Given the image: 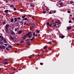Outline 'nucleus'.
Here are the masks:
<instances>
[{
	"label": "nucleus",
	"instance_id": "obj_1",
	"mask_svg": "<svg viewBox=\"0 0 74 74\" xmlns=\"http://www.w3.org/2000/svg\"><path fill=\"white\" fill-rule=\"evenodd\" d=\"M37 36H38V35L37 34H36V33L34 32L33 33V37H32V38L26 39L25 40V41L26 42L28 41H29L30 40L31 41H33V40H34V39L35 38V37H37Z\"/></svg>",
	"mask_w": 74,
	"mask_h": 74
},
{
	"label": "nucleus",
	"instance_id": "obj_2",
	"mask_svg": "<svg viewBox=\"0 0 74 74\" xmlns=\"http://www.w3.org/2000/svg\"><path fill=\"white\" fill-rule=\"evenodd\" d=\"M30 33H32L30 31L29 32L27 33L26 35H25L24 36H23L21 38L22 40H26V37H27L30 34Z\"/></svg>",
	"mask_w": 74,
	"mask_h": 74
},
{
	"label": "nucleus",
	"instance_id": "obj_3",
	"mask_svg": "<svg viewBox=\"0 0 74 74\" xmlns=\"http://www.w3.org/2000/svg\"><path fill=\"white\" fill-rule=\"evenodd\" d=\"M10 26V25L9 24H7L6 25L5 29V31L6 32H7L8 31V27Z\"/></svg>",
	"mask_w": 74,
	"mask_h": 74
},
{
	"label": "nucleus",
	"instance_id": "obj_4",
	"mask_svg": "<svg viewBox=\"0 0 74 74\" xmlns=\"http://www.w3.org/2000/svg\"><path fill=\"white\" fill-rule=\"evenodd\" d=\"M0 38L1 39L0 40L1 41H4V40H5V38H4V37L3 36H1V35H0Z\"/></svg>",
	"mask_w": 74,
	"mask_h": 74
},
{
	"label": "nucleus",
	"instance_id": "obj_5",
	"mask_svg": "<svg viewBox=\"0 0 74 74\" xmlns=\"http://www.w3.org/2000/svg\"><path fill=\"white\" fill-rule=\"evenodd\" d=\"M9 38H10V39L11 40H12V41H14L15 40V38L12 37V36H10L9 37Z\"/></svg>",
	"mask_w": 74,
	"mask_h": 74
},
{
	"label": "nucleus",
	"instance_id": "obj_6",
	"mask_svg": "<svg viewBox=\"0 0 74 74\" xmlns=\"http://www.w3.org/2000/svg\"><path fill=\"white\" fill-rule=\"evenodd\" d=\"M72 26H68V27H67L66 28L67 29H68V30H70V29H71V27H72Z\"/></svg>",
	"mask_w": 74,
	"mask_h": 74
},
{
	"label": "nucleus",
	"instance_id": "obj_7",
	"mask_svg": "<svg viewBox=\"0 0 74 74\" xmlns=\"http://www.w3.org/2000/svg\"><path fill=\"white\" fill-rule=\"evenodd\" d=\"M5 47L4 45H2L0 47V49H4Z\"/></svg>",
	"mask_w": 74,
	"mask_h": 74
},
{
	"label": "nucleus",
	"instance_id": "obj_8",
	"mask_svg": "<svg viewBox=\"0 0 74 74\" xmlns=\"http://www.w3.org/2000/svg\"><path fill=\"white\" fill-rule=\"evenodd\" d=\"M35 32L36 34H38L40 33V31L38 29H36Z\"/></svg>",
	"mask_w": 74,
	"mask_h": 74
},
{
	"label": "nucleus",
	"instance_id": "obj_9",
	"mask_svg": "<svg viewBox=\"0 0 74 74\" xmlns=\"http://www.w3.org/2000/svg\"><path fill=\"white\" fill-rule=\"evenodd\" d=\"M31 26L33 28H34V27H36V25H34V23H33L32 24Z\"/></svg>",
	"mask_w": 74,
	"mask_h": 74
},
{
	"label": "nucleus",
	"instance_id": "obj_10",
	"mask_svg": "<svg viewBox=\"0 0 74 74\" xmlns=\"http://www.w3.org/2000/svg\"><path fill=\"white\" fill-rule=\"evenodd\" d=\"M22 31L19 30L18 32V34H22Z\"/></svg>",
	"mask_w": 74,
	"mask_h": 74
},
{
	"label": "nucleus",
	"instance_id": "obj_11",
	"mask_svg": "<svg viewBox=\"0 0 74 74\" xmlns=\"http://www.w3.org/2000/svg\"><path fill=\"white\" fill-rule=\"evenodd\" d=\"M14 22H16V21H18V19L17 18H14Z\"/></svg>",
	"mask_w": 74,
	"mask_h": 74
},
{
	"label": "nucleus",
	"instance_id": "obj_12",
	"mask_svg": "<svg viewBox=\"0 0 74 74\" xmlns=\"http://www.w3.org/2000/svg\"><path fill=\"white\" fill-rule=\"evenodd\" d=\"M3 64H5V65H6V64H8V63L7 62H4L3 63Z\"/></svg>",
	"mask_w": 74,
	"mask_h": 74
},
{
	"label": "nucleus",
	"instance_id": "obj_13",
	"mask_svg": "<svg viewBox=\"0 0 74 74\" xmlns=\"http://www.w3.org/2000/svg\"><path fill=\"white\" fill-rule=\"evenodd\" d=\"M30 6L31 7H33L34 6V3H32L30 4Z\"/></svg>",
	"mask_w": 74,
	"mask_h": 74
},
{
	"label": "nucleus",
	"instance_id": "obj_14",
	"mask_svg": "<svg viewBox=\"0 0 74 74\" xmlns=\"http://www.w3.org/2000/svg\"><path fill=\"white\" fill-rule=\"evenodd\" d=\"M2 41L1 40L0 41V45H1L3 44V42H2Z\"/></svg>",
	"mask_w": 74,
	"mask_h": 74
},
{
	"label": "nucleus",
	"instance_id": "obj_15",
	"mask_svg": "<svg viewBox=\"0 0 74 74\" xmlns=\"http://www.w3.org/2000/svg\"><path fill=\"white\" fill-rule=\"evenodd\" d=\"M8 60V59L7 58H5L3 60V61H5V62H7Z\"/></svg>",
	"mask_w": 74,
	"mask_h": 74
},
{
	"label": "nucleus",
	"instance_id": "obj_16",
	"mask_svg": "<svg viewBox=\"0 0 74 74\" xmlns=\"http://www.w3.org/2000/svg\"><path fill=\"white\" fill-rule=\"evenodd\" d=\"M11 34H12V35H14V36L15 35V33L14 32H12L11 33Z\"/></svg>",
	"mask_w": 74,
	"mask_h": 74
},
{
	"label": "nucleus",
	"instance_id": "obj_17",
	"mask_svg": "<svg viewBox=\"0 0 74 74\" xmlns=\"http://www.w3.org/2000/svg\"><path fill=\"white\" fill-rule=\"evenodd\" d=\"M10 7L11 8H14V5H10Z\"/></svg>",
	"mask_w": 74,
	"mask_h": 74
},
{
	"label": "nucleus",
	"instance_id": "obj_18",
	"mask_svg": "<svg viewBox=\"0 0 74 74\" xmlns=\"http://www.w3.org/2000/svg\"><path fill=\"white\" fill-rule=\"evenodd\" d=\"M4 12L5 13H8V10H5Z\"/></svg>",
	"mask_w": 74,
	"mask_h": 74
},
{
	"label": "nucleus",
	"instance_id": "obj_19",
	"mask_svg": "<svg viewBox=\"0 0 74 74\" xmlns=\"http://www.w3.org/2000/svg\"><path fill=\"white\" fill-rule=\"evenodd\" d=\"M59 5H60V6H63V3L60 2L59 4Z\"/></svg>",
	"mask_w": 74,
	"mask_h": 74
},
{
	"label": "nucleus",
	"instance_id": "obj_20",
	"mask_svg": "<svg viewBox=\"0 0 74 74\" xmlns=\"http://www.w3.org/2000/svg\"><path fill=\"white\" fill-rule=\"evenodd\" d=\"M22 19H23V21H24V20L25 21H27V18H23Z\"/></svg>",
	"mask_w": 74,
	"mask_h": 74
},
{
	"label": "nucleus",
	"instance_id": "obj_21",
	"mask_svg": "<svg viewBox=\"0 0 74 74\" xmlns=\"http://www.w3.org/2000/svg\"><path fill=\"white\" fill-rule=\"evenodd\" d=\"M11 22H14V18H12L11 19Z\"/></svg>",
	"mask_w": 74,
	"mask_h": 74
},
{
	"label": "nucleus",
	"instance_id": "obj_22",
	"mask_svg": "<svg viewBox=\"0 0 74 74\" xmlns=\"http://www.w3.org/2000/svg\"><path fill=\"white\" fill-rule=\"evenodd\" d=\"M3 41L5 43H7V42L6 41V40H5V39H4Z\"/></svg>",
	"mask_w": 74,
	"mask_h": 74
},
{
	"label": "nucleus",
	"instance_id": "obj_23",
	"mask_svg": "<svg viewBox=\"0 0 74 74\" xmlns=\"http://www.w3.org/2000/svg\"><path fill=\"white\" fill-rule=\"evenodd\" d=\"M3 41L5 43H7V42L6 41V40H5V39H4Z\"/></svg>",
	"mask_w": 74,
	"mask_h": 74
},
{
	"label": "nucleus",
	"instance_id": "obj_24",
	"mask_svg": "<svg viewBox=\"0 0 74 74\" xmlns=\"http://www.w3.org/2000/svg\"><path fill=\"white\" fill-rule=\"evenodd\" d=\"M9 32H10L9 33H10V32H12V30L11 29V28H10L9 30Z\"/></svg>",
	"mask_w": 74,
	"mask_h": 74
},
{
	"label": "nucleus",
	"instance_id": "obj_25",
	"mask_svg": "<svg viewBox=\"0 0 74 74\" xmlns=\"http://www.w3.org/2000/svg\"><path fill=\"white\" fill-rule=\"evenodd\" d=\"M56 25H57V24L55 23L54 25H53V27H55L56 26Z\"/></svg>",
	"mask_w": 74,
	"mask_h": 74
},
{
	"label": "nucleus",
	"instance_id": "obj_26",
	"mask_svg": "<svg viewBox=\"0 0 74 74\" xmlns=\"http://www.w3.org/2000/svg\"><path fill=\"white\" fill-rule=\"evenodd\" d=\"M25 17H26V16H22L21 18H23V19H24L25 18Z\"/></svg>",
	"mask_w": 74,
	"mask_h": 74
},
{
	"label": "nucleus",
	"instance_id": "obj_27",
	"mask_svg": "<svg viewBox=\"0 0 74 74\" xmlns=\"http://www.w3.org/2000/svg\"><path fill=\"white\" fill-rule=\"evenodd\" d=\"M52 42H47L48 44H51V43H52Z\"/></svg>",
	"mask_w": 74,
	"mask_h": 74
},
{
	"label": "nucleus",
	"instance_id": "obj_28",
	"mask_svg": "<svg viewBox=\"0 0 74 74\" xmlns=\"http://www.w3.org/2000/svg\"><path fill=\"white\" fill-rule=\"evenodd\" d=\"M6 50H7V51H10V49H8V47H6Z\"/></svg>",
	"mask_w": 74,
	"mask_h": 74
},
{
	"label": "nucleus",
	"instance_id": "obj_29",
	"mask_svg": "<svg viewBox=\"0 0 74 74\" xmlns=\"http://www.w3.org/2000/svg\"><path fill=\"white\" fill-rule=\"evenodd\" d=\"M64 38V36H62L61 37V38Z\"/></svg>",
	"mask_w": 74,
	"mask_h": 74
},
{
	"label": "nucleus",
	"instance_id": "obj_30",
	"mask_svg": "<svg viewBox=\"0 0 74 74\" xmlns=\"http://www.w3.org/2000/svg\"><path fill=\"white\" fill-rule=\"evenodd\" d=\"M28 36H29L31 37H32V34H31V33H30L29 35Z\"/></svg>",
	"mask_w": 74,
	"mask_h": 74
},
{
	"label": "nucleus",
	"instance_id": "obj_31",
	"mask_svg": "<svg viewBox=\"0 0 74 74\" xmlns=\"http://www.w3.org/2000/svg\"><path fill=\"white\" fill-rule=\"evenodd\" d=\"M23 22L22 21L20 23V25H23Z\"/></svg>",
	"mask_w": 74,
	"mask_h": 74
},
{
	"label": "nucleus",
	"instance_id": "obj_32",
	"mask_svg": "<svg viewBox=\"0 0 74 74\" xmlns=\"http://www.w3.org/2000/svg\"><path fill=\"white\" fill-rule=\"evenodd\" d=\"M6 23L5 22H3L2 23V24H3V25H5Z\"/></svg>",
	"mask_w": 74,
	"mask_h": 74
},
{
	"label": "nucleus",
	"instance_id": "obj_33",
	"mask_svg": "<svg viewBox=\"0 0 74 74\" xmlns=\"http://www.w3.org/2000/svg\"><path fill=\"white\" fill-rule=\"evenodd\" d=\"M25 42H24V41H21V42H20V44H22V43H23Z\"/></svg>",
	"mask_w": 74,
	"mask_h": 74
},
{
	"label": "nucleus",
	"instance_id": "obj_34",
	"mask_svg": "<svg viewBox=\"0 0 74 74\" xmlns=\"http://www.w3.org/2000/svg\"><path fill=\"white\" fill-rule=\"evenodd\" d=\"M72 3H74V1H71L70 2V3H69L70 4H71Z\"/></svg>",
	"mask_w": 74,
	"mask_h": 74
},
{
	"label": "nucleus",
	"instance_id": "obj_35",
	"mask_svg": "<svg viewBox=\"0 0 74 74\" xmlns=\"http://www.w3.org/2000/svg\"><path fill=\"white\" fill-rule=\"evenodd\" d=\"M8 48H12V46H11V45H10L9 46H8Z\"/></svg>",
	"mask_w": 74,
	"mask_h": 74
},
{
	"label": "nucleus",
	"instance_id": "obj_36",
	"mask_svg": "<svg viewBox=\"0 0 74 74\" xmlns=\"http://www.w3.org/2000/svg\"><path fill=\"white\" fill-rule=\"evenodd\" d=\"M47 47L46 46H45L43 47V49H47Z\"/></svg>",
	"mask_w": 74,
	"mask_h": 74
},
{
	"label": "nucleus",
	"instance_id": "obj_37",
	"mask_svg": "<svg viewBox=\"0 0 74 74\" xmlns=\"http://www.w3.org/2000/svg\"><path fill=\"white\" fill-rule=\"evenodd\" d=\"M5 15L6 16H7L8 15H9V14L8 13H6L5 14Z\"/></svg>",
	"mask_w": 74,
	"mask_h": 74
},
{
	"label": "nucleus",
	"instance_id": "obj_38",
	"mask_svg": "<svg viewBox=\"0 0 74 74\" xmlns=\"http://www.w3.org/2000/svg\"><path fill=\"white\" fill-rule=\"evenodd\" d=\"M20 11L21 12H23V9H20Z\"/></svg>",
	"mask_w": 74,
	"mask_h": 74
},
{
	"label": "nucleus",
	"instance_id": "obj_39",
	"mask_svg": "<svg viewBox=\"0 0 74 74\" xmlns=\"http://www.w3.org/2000/svg\"><path fill=\"white\" fill-rule=\"evenodd\" d=\"M43 14H45L46 13V12L45 11H44L42 12Z\"/></svg>",
	"mask_w": 74,
	"mask_h": 74
},
{
	"label": "nucleus",
	"instance_id": "obj_40",
	"mask_svg": "<svg viewBox=\"0 0 74 74\" xmlns=\"http://www.w3.org/2000/svg\"><path fill=\"white\" fill-rule=\"evenodd\" d=\"M17 29H18V27L15 28V32H16V31H17Z\"/></svg>",
	"mask_w": 74,
	"mask_h": 74
},
{
	"label": "nucleus",
	"instance_id": "obj_41",
	"mask_svg": "<svg viewBox=\"0 0 74 74\" xmlns=\"http://www.w3.org/2000/svg\"><path fill=\"white\" fill-rule=\"evenodd\" d=\"M27 45H29L30 44V42H28L27 43Z\"/></svg>",
	"mask_w": 74,
	"mask_h": 74
},
{
	"label": "nucleus",
	"instance_id": "obj_42",
	"mask_svg": "<svg viewBox=\"0 0 74 74\" xmlns=\"http://www.w3.org/2000/svg\"><path fill=\"white\" fill-rule=\"evenodd\" d=\"M56 10H54L53 12V13H56Z\"/></svg>",
	"mask_w": 74,
	"mask_h": 74
},
{
	"label": "nucleus",
	"instance_id": "obj_43",
	"mask_svg": "<svg viewBox=\"0 0 74 74\" xmlns=\"http://www.w3.org/2000/svg\"><path fill=\"white\" fill-rule=\"evenodd\" d=\"M55 19H53L51 21V22H54V21H55Z\"/></svg>",
	"mask_w": 74,
	"mask_h": 74
},
{
	"label": "nucleus",
	"instance_id": "obj_44",
	"mask_svg": "<svg viewBox=\"0 0 74 74\" xmlns=\"http://www.w3.org/2000/svg\"><path fill=\"white\" fill-rule=\"evenodd\" d=\"M71 22H72L71 21V20H69V23H71Z\"/></svg>",
	"mask_w": 74,
	"mask_h": 74
},
{
	"label": "nucleus",
	"instance_id": "obj_45",
	"mask_svg": "<svg viewBox=\"0 0 74 74\" xmlns=\"http://www.w3.org/2000/svg\"><path fill=\"white\" fill-rule=\"evenodd\" d=\"M43 64H44L42 62H41L40 63V65H43Z\"/></svg>",
	"mask_w": 74,
	"mask_h": 74
},
{
	"label": "nucleus",
	"instance_id": "obj_46",
	"mask_svg": "<svg viewBox=\"0 0 74 74\" xmlns=\"http://www.w3.org/2000/svg\"><path fill=\"white\" fill-rule=\"evenodd\" d=\"M14 11H16V8H14Z\"/></svg>",
	"mask_w": 74,
	"mask_h": 74
},
{
	"label": "nucleus",
	"instance_id": "obj_47",
	"mask_svg": "<svg viewBox=\"0 0 74 74\" xmlns=\"http://www.w3.org/2000/svg\"><path fill=\"white\" fill-rule=\"evenodd\" d=\"M17 19H18V20H20V19H21V18L18 17Z\"/></svg>",
	"mask_w": 74,
	"mask_h": 74
},
{
	"label": "nucleus",
	"instance_id": "obj_48",
	"mask_svg": "<svg viewBox=\"0 0 74 74\" xmlns=\"http://www.w3.org/2000/svg\"><path fill=\"white\" fill-rule=\"evenodd\" d=\"M67 12H68V13H69H69H70V12H70V11L69 10V11H67Z\"/></svg>",
	"mask_w": 74,
	"mask_h": 74
},
{
	"label": "nucleus",
	"instance_id": "obj_49",
	"mask_svg": "<svg viewBox=\"0 0 74 74\" xmlns=\"http://www.w3.org/2000/svg\"><path fill=\"white\" fill-rule=\"evenodd\" d=\"M49 22L47 23V25H49Z\"/></svg>",
	"mask_w": 74,
	"mask_h": 74
},
{
	"label": "nucleus",
	"instance_id": "obj_50",
	"mask_svg": "<svg viewBox=\"0 0 74 74\" xmlns=\"http://www.w3.org/2000/svg\"><path fill=\"white\" fill-rule=\"evenodd\" d=\"M48 49L49 50H50V51L51 50V47H49Z\"/></svg>",
	"mask_w": 74,
	"mask_h": 74
},
{
	"label": "nucleus",
	"instance_id": "obj_51",
	"mask_svg": "<svg viewBox=\"0 0 74 74\" xmlns=\"http://www.w3.org/2000/svg\"><path fill=\"white\" fill-rule=\"evenodd\" d=\"M28 37L29 38H32V37H31V36H28Z\"/></svg>",
	"mask_w": 74,
	"mask_h": 74
},
{
	"label": "nucleus",
	"instance_id": "obj_52",
	"mask_svg": "<svg viewBox=\"0 0 74 74\" xmlns=\"http://www.w3.org/2000/svg\"><path fill=\"white\" fill-rule=\"evenodd\" d=\"M4 45L5 46H7L8 45V44H4Z\"/></svg>",
	"mask_w": 74,
	"mask_h": 74
},
{
	"label": "nucleus",
	"instance_id": "obj_53",
	"mask_svg": "<svg viewBox=\"0 0 74 74\" xmlns=\"http://www.w3.org/2000/svg\"><path fill=\"white\" fill-rule=\"evenodd\" d=\"M49 14H52V12H51V11H50L49 12Z\"/></svg>",
	"mask_w": 74,
	"mask_h": 74
},
{
	"label": "nucleus",
	"instance_id": "obj_54",
	"mask_svg": "<svg viewBox=\"0 0 74 74\" xmlns=\"http://www.w3.org/2000/svg\"><path fill=\"white\" fill-rule=\"evenodd\" d=\"M49 27L51 26H52V24H49Z\"/></svg>",
	"mask_w": 74,
	"mask_h": 74
},
{
	"label": "nucleus",
	"instance_id": "obj_55",
	"mask_svg": "<svg viewBox=\"0 0 74 74\" xmlns=\"http://www.w3.org/2000/svg\"><path fill=\"white\" fill-rule=\"evenodd\" d=\"M26 22H25L24 23V25H26Z\"/></svg>",
	"mask_w": 74,
	"mask_h": 74
},
{
	"label": "nucleus",
	"instance_id": "obj_56",
	"mask_svg": "<svg viewBox=\"0 0 74 74\" xmlns=\"http://www.w3.org/2000/svg\"><path fill=\"white\" fill-rule=\"evenodd\" d=\"M58 21L59 23H60V20H58Z\"/></svg>",
	"mask_w": 74,
	"mask_h": 74
},
{
	"label": "nucleus",
	"instance_id": "obj_57",
	"mask_svg": "<svg viewBox=\"0 0 74 74\" xmlns=\"http://www.w3.org/2000/svg\"><path fill=\"white\" fill-rule=\"evenodd\" d=\"M1 69H3V68H0V71L1 70Z\"/></svg>",
	"mask_w": 74,
	"mask_h": 74
},
{
	"label": "nucleus",
	"instance_id": "obj_58",
	"mask_svg": "<svg viewBox=\"0 0 74 74\" xmlns=\"http://www.w3.org/2000/svg\"><path fill=\"white\" fill-rule=\"evenodd\" d=\"M55 22H56V24L58 23V21H56Z\"/></svg>",
	"mask_w": 74,
	"mask_h": 74
},
{
	"label": "nucleus",
	"instance_id": "obj_59",
	"mask_svg": "<svg viewBox=\"0 0 74 74\" xmlns=\"http://www.w3.org/2000/svg\"><path fill=\"white\" fill-rule=\"evenodd\" d=\"M13 70H14V71L16 70V69H13Z\"/></svg>",
	"mask_w": 74,
	"mask_h": 74
},
{
	"label": "nucleus",
	"instance_id": "obj_60",
	"mask_svg": "<svg viewBox=\"0 0 74 74\" xmlns=\"http://www.w3.org/2000/svg\"><path fill=\"white\" fill-rule=\"evenodd\" d=\"M72 20H73V21H74V17H73V18H72Z\"/></svg>",
	"mask_w": 74,
	"mask_h": 74
},
{
	"label": "nucleus",
	"instance_id": "obj_61",
	"mask_svg": "<svg viewBox=\"0 0 74 74\" xmlns=\"http://www.w3.org/2000/svg\"><path fill=\"white\" fill-rule=\"evenodd\" d=\"M8 1H6V3H8Z\"/></svg>",
	"mask_w": 74,
	"mask_h": 74
},
{
	"label": "nucleus",
	"instance_id": "obj_62",
	"mask_svg": "<svg viewBox=\"0 0 74 74\" xmlns=\"http://www.w3.org/2000/svg\"><path fill=\"white\" fill-rule=\"evenodd\" d=\"M40 34H39V35L38 36V37H40Z\"/></svg>",
	"mask_w": 74,
	"mask_h": 74
},
{
	"label": "nucleus",
	"instance_id": "obj_63",
	"mask_svg": "<svg viewBox=\"0 0 74 74\" xmlns=\"http://www.w3.org/2000/svg\"><path fill=\"white\" fill-rule=\"evenodd\" d=\"M8 11H9V12H11V10H8Z\"/></svg>",
	"mask_w": 74,
	"mask_h": 74
},
{
	"label": "nucleus",
	"instance_id": "obj_64",
	"mask_svg": "<svg viewBox=\"0 0 74 74\" xmlns=\"http://www.w3.org/2000/svg\"><path fill=\"white\" fill-rule=\"evenodd\" d=\"M31 58H32V57H29V59H31Z\"/></svg>",
	"mask_w": 74,
	"mask_h": 74
}]
</instances>
